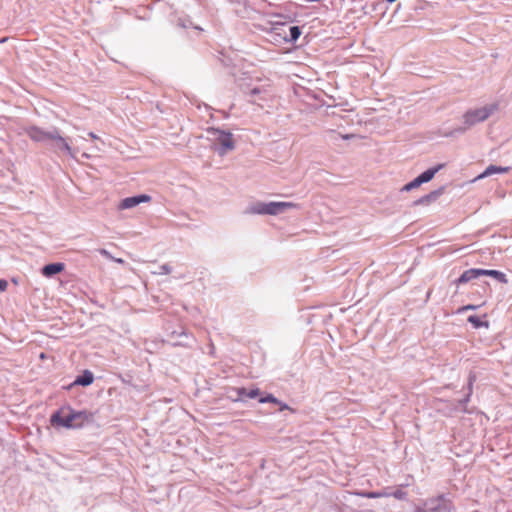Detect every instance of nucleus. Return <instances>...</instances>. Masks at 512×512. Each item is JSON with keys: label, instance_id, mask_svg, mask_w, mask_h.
Here are the masks:
<instances>
[{"label": "nucleus", "instance_id": "obj_30", "mask_svg": "<svg viewBox=\"0 0 512 512\" xmlns=\"http://www.w3.org/2000/svg\"><path fill=\"white\" fill-rule=\"evenodd\" d=\"M112 260H113V261H115V262H117V263H120V264H123V263H124V260H123V259H121V258H115V257H113V258H112Z\"/></svg>", "mask_w": 512, "mask_h": 512}, {"label": "nucleus", "instance_id": "obj_21", "mask_svg": "<svg viewBox=\"0 0 512 512\" xmlns=\"http://www.w3.org/2000/svg\"><path fill=\"white\" fill-rule=\"evenodd\" d=\"M420 185H421V182L416 177L414 180H412L411 182H409L406 185H404L403 188H402V191L409 192V191H411L413 189L418 188Z\"/></svg>", "mask_w": 512, "mask_h": 512}, {"label": "nucleus", "instance_id": "obj_5", "mask_svg": "<svg viewBox=\"0 0 512 512\" xmlns=\"http://www.w3.org/2000/svg\"><path fill=\"white\" fill-rule=\"evenodd\" d=\"M208 134L210 135L209 139L212 143L213 149L218 152L219 155L224 156L235 148V141L232 133L211 128L208 130Z\"/></svg>", "mask_w": 512, "mask_h": 512}, {"label": "nucleus", "instance_id": "obj_2", "mask_svg": "<svg viewBox=\"0 0 512 512\" xmlns=\"http://www.w3.org/2000/svg\"><path fill=\"white\" fill-rule=\"evenodd\" d=\"M498 109H499L498 103H490V104H486L482 107L467 110L463 114L464 126L459 128L458 131L464 132L467 129L471 128L472 126H474L478 123L484 122L491 115H493L496 111H498Z\"/></svg>", "mask_w": 512, "mask_h": 512}, {"label": "nucleus", "instance_id": "obj_33", "mask_svg": "<svg viewBox=\"0 0 512 512\" xmlns=\"http://www.w3.org/2000/svg\"><path fill=\"white\" fill-rule=\"evenodd\" d=\"M396 0H387L388 3H393L395 2Z\"/></svg>", "mask_w": 512, "mask_h": 512}, {"label": "nucleus", "instance_id": "obj_28", "mask_svg": "<svg viewBox=\"0 0 512 512\" xmlns=\"http://www.w3.org/2000/svg\"><path fill=\"white\" fill-rule=\"evenodd\" d=\"M478 308V306L476 305H472V304H469V305H466V306H463L460 311H467V310H476Z\"/></svg>", "mask_w": 512, "mask_h": 512}, {"label": "nucleus", "instance_id": "obj_23", "mask_svg": "<svg viewBox=\"0 0 512 512\" xmlns=\"http://www.w3.org/2000/svg\"><path fill=\"white\" fill-rule=\"evenodd\" d=\"M407 493L403 491L401 488H397L395 490H392V497L398 499V500H404L406 499Z\"/></svg>", "mask_w": 512, "mask_h": 512}, {"label": "nucleus", "instance_id": "obj_31", "mask_svg": "<svg viewBox=\"0 0 512 512\" xmlns=\"http://www.w3.org/2000/svg\"><path fill=\"white\" fill-rule=\"evenodd\" d=\"M89 137H91L92 139H98V136L96 134H94L93 132H90L89 134Z\"/></svg>", "mask_w": 512, "mask_h": 512}, {"label": "nucleus", "instance_id": "obj_24", "mask_svg": "<svg viewBox=\"0 0 512 512\" xmlns=\"http://www.w3.org/2000/svg\"><path fill=\"white\" fill-rule=\"evenodd\" d=\"M172 272V268L170 265L168 264H163L159 267V271L157 272H154V274H158V275H164V274H169Z\"/></svg>", "mask_w": 512, "mask_h": 512}, {"label": "nucleus", "instance_id": "obj_1", "mask_svg": "<svg viewBox=\"0 0 512 512\" xmlns=\"http://www.w3.org/2000/svg\"><path fill=\"white\" fill-rule=\"evenodd\" d=\"M93 414L87 411H76L70 406H63L50 417V423L55 428L79 429L86 423L93 422Z\"/></svg>", "mask_w": 512, "mask_h": 512}, {"label": "nucleus", "instance_id": "obj_4", "mask_svg": "<svg viewBox=\"0 0 512 512\" xmlns=\"http://www.w3.org/2000/svg\"><path fill=\"white\" fill-rule=\"evenodd\" d=\"M249 101L261 108L269 106L275 97V89L270 81H264L246 92Z\"/></svg>", "mask_w": 512, "mask_h": 512}, {"label": "nucleus", "instance_id": "obj_7", "mask_svg": "<svg viewBox=\"0 0 512 512\" xmlns=\"http://www.w3.org/2000/svg\"><path fill=\"white\" fill-rule=\"evenodd\" d=\"M150 201H151V197L146 194H141V195L132 196V197H126L120 201V203L118 204V209L119 210L131 209L141 203H147Z\"/></svg>", "mask_w": 512, "mask_h": 512}, {"label": "nucleus", "instance_id": "obj_10", "mask_svg": "<svg viewBox=\"0 0 512 512\" xmlns=\"http://www.w3.org/2000/svg\"><path fill=\"white\" fill-rule=\"evenodd\" d=\"M480 269L478 268H471L468 270H465L460 277L456 280L457 285L468 283L469 281L476 279L480 277Z\"/></svg>", "mask_w": 512, "mask_h": 512}, {"label": "nucleus", "instance_id": "obj_3", "mask_svg": "<svg viewBox=\"0 0 512 512\" xmlns=\"http://www.w3.org/2000/svg\"><path fill=\"white\" fill-rule=\"evenodd\" d=\"M299 208V205L293 202H255L250 204L246 210V214H259V215H278L288 209Z\"/></svg>", "mask_w": 512, "mask_h": 512}, {"label": "nucleus", "instance_id": "obj_29", "mask_svg": "<svg viewBox=\"0 0 512 512\" xmlns=\"http://www.w3.org/2000/svg\"><path fill=\"white\" fill-rule=\"evenodd\" d=\"M101 255L105 256L106 258H109L112 260L113 256L105 249L100 250Z\"/></svg>", "mask_w": 512, "mask_h": 512}, {"label": "nucleus", "instance_id": "obj_9", "mask_svg": "<svg viewBox=\"0 0 512 512\" xmlns=\"http://www.w3.org/2000/svg\"><path fill=\"white\" fill-rule=\"evenodd\" d=\"M26 133L29 136V138L32 139L33 141L44 142L47 140H51L53 130L45 131L39 127L32 126L26 130Z\"/></svg>", "mask_w": 512, "mask_h": 512}, {"label": "nucleus", "instance_id": "obj_27", "mask_svg": "<svg viewBox=\"0 0 512 512\" xmlns=\"http://www.w3.org/2000/svg\"><path fill=\"white\" fill-rule=\"evenodd\" d=\"M8 287V282L4 279H0V292H4Z\"/></svg>", "mask_w": 512, "mask_h": 512}, {"label": "nucleus", "instance_id": "obj_14", "mask_svg": "<svg viewBox=\"0 0 512 512\" xmlns=\"http://www.w3.org/2000/svg\"><path fill=\"white\" fill-rule=\"evenodd\" d=\"M235 391L237 393V400H241L244 397L256 398L257 396L260 395V390L258 388L251 389L248 391L246 388L240 387L237 388Z\"/></svg>", "mask_w": 512, "mask_h": 512}, {"label": "nucleus", "instance_id": "obj_11", "mask_svg": "<svg viewBox=\"0 0 512 512\" xmlns=\"http://www.w3.org/2000/svg\"><path fill=\"white\" fill-rule=\"evenodd\" d=\"M64 264L63 263H52L45 265L42 269V274L45 277H52L64 270Z\"/></svg>", "mask_w": 512, "mask_h": 512}, {"label": "nucleus", "instance_id": "obj_32", "mask_svg": "<svg viewBox=\"0 0 512 512\" xmlns=\"http://www.w3.org/2000/svg\"><path fill=\"white\" fill-rule=\"evenodd\" d=\"M82 156L85 157V158H89L90 157L89 154H87V153H83Z\"/></svg>", "mask_w": 512, "mask_h": 512}, {"label": "nucleus", "instance_id": "obj_8", "mask_svg": "<svg viewBox=\"0 0 512 512\" xmlns=\"http://www.w3.org/2000/svg\"><path fill=\"white\" fill-rule=\"evenodd\" d=\"M51 141L54 142L55 148H57L60 151H64L71 157H75L76 150L72 149L68 141L59 134V131L57 129H53Z\"/></svg>", "mask_w": 512, "mask_h": 512}, {"label": "nucleus", "instance_id": "obj_18", "mask_svg": "<svg viewBox=\"0 0 512 512\" xmlns=\"http://www.w3.org/2000/svg\"><path fill=\"white\" fill-rule=\"evenodd\" d=\"M301 35L300 28L298 26L289 27V35L284 36L285 41L295 42Z\"/></svg>", "mask_w": 512, "mask_h": 512}, {"label": "nucleus", "instance_id": "obj_20", "mask_svg": "<svg viewBox=\"0 0 512 512\" xmlns=\"http://www.w3.org/2000/svg\"><path fill=\"white\" fill-rule=\"evenodd\" d=\"M468 322L473 325L474 328H480L482 326L488 327V322H483L476 315H471L468 317Z\"/></svg>", "mask_w": 512, "mask_h": 512}, {"label": "nucleus", "instance_id": "obj_6", "mask_svg": "<svg viewBox=\"0 0 512 512\" xmlns=\"http://www.w3.org/2000/svg\"><path fill=\"white\" fill-rule=\"evenodd\" d=\"M454 506L445 495L421 500L414 506V512H452Z\"/></svg>", "mask_w": 512, "mask_h": 512}, {"label": "nucleus", "instance_id": "obj_16", "mask_svg": "<svg viewBox=\"0 0 512 512\" xmlns=\"http://www.w3.org/2000/svg\"><path fill=\"white\" fill-rule=\"evenodd\" d=\"M480 275L493 277L501 283L507 282L506 275L498 270L480 269Z\"/></svg>", "mask_w": 512, "mask_h": 512}, {"label": "nucleus", "instance_id": "obj_26", "mask_svg": "<svg viewBox=\"0 0 512 512\" xmlns=\"http://www.w3.org/2000/svg\"><path fill=\"white\" fill-rule=\"evenodd\" d=\"M381 497H392V490L389 487H386L381 490Z\"/></svg>", "mask_w": 512, "mask_h": 512}, {"label": "nucleus", "instance_id": "obj_22", "mask_svg": "<svg viewBox=\"0 0 512 512\" xmlns=\"http://www.w3.org/2000/svg\"><path fill=\"white\" fill-rule=\"evenodd\" d=\"M357 495L362 496L364 498H368V499L382 498L381 491L358 492Z\"/></svg>", "mask_w": 512, "mask_h": 512}, {"label": "nucleus", "instance_id": "obj_25", "mask_svg": "<svg viewBox=\"0 0 512 512\" xmlns=\"http://www.w3.org/2000/svg\"><path fill=\"white\" fill-rule=\"evenodd\" d=\"M474 380H475V376L470 375V377H469V387H468L469 392H468L467 397H466V398L464 399V401H463L464 403H466V402H468V401H469V397H470V395H471V393H472V386H473V382H474Z\"/></svg>", "mask_w": 512, "mask_h": 512}, {"label": "nucleus", "instance_id": "obj_15", "mask_svg": "<svg viewBox=\"0 0 512 512\" xmlns=\"http://www.w3.org/2000/svg\"><path fill=\"white\" fill-rule=\"evenodd\" d=\"M442 168V165H438L436 167H433V168H430L426 171H424L423 173H421L417 178L418 180L421 182V184L423 183H427L429 182L430 180L433 179V177L435 176V174Z\"/></svg>", "mask_w": 512, "mask_h": 512}, {"label": "nucleus", "instance_id": "obj_19", "mask_svg": "<svg viewBox=\"0 0 512 512\" xmlns=\"http://www.w3.org/2000/svg\"><path fill=\"white\" fill-rule=\"evenodd\" d=\"M259 402L260 403H274V404H279L280 405V410H284V409H287L288 406L286 404H282L277 398H275L272 394H268L267 396L265 397H261L259 399Z\"/></svg>", "mask_w": 512, "mask_h": 512}, {"label": "nucleus", "instance_id": "obj_12", "mask_svg": "<svg viewBox=\"0 0 512 512\" xmlns=\"http://www.w3.org/2000/svg\"><path fill=\"white\" fill-rule=\"evenodd\" d=\"M510 171V167H502L496 165H489L482 174L478 176L479 179L491 176L496 173H508Z\"/></svg>", "mask_w": 512, "mask_h": 512}, {"label": "nucleus", "instance_id": "obj_13", "mask_svg": "<svg viewBox=\"0 0 512 512\" xmlns=\"http://www.w3.org/2000/svg\"><path fill=\"white\" fill-rule=\"evenodd\" d=\"M444 192V188H439L430 192L429 194L421 197L416 204H429L433 201H436Z\"/></svg>", "mask_w": 512, "mask_h": 512}, {"label": "nucleus", "instance_id": "obj_17", "mask_svg": "<svg viewBox=\"0 0 512 512\" xmlns=\"http://www.w3.org/2000/svg\"><path fill=\"white\" fill-rule=\"evenodd\" d=\"M93 380H94L93 374L90 371L86 370V371H84V373L81 376H78L75 379L74 384L81 385V386H88L93 382Z\"/></svg>", "mask_w": 512, "mask_h": 512}]
</instances>
